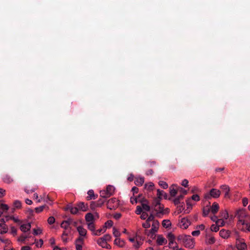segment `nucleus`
<instances>
[{
  "label": "nucleus",
  "instance_id": "62",
  "mask_svg": "<svg viewBox=\"0 0 250 250\" xmlns=\"http://www.w3.org/2000/svg\"><path fill=\"white\" fill-rule=\"evenodd\" d=\"M188 181L187 179H184V180L182 181V182L181 183V185L185 187H188Z\"/></svg>",
  "mask_w": 250,
  "mask_h": 250
},
{
  "label": "nucleus",
  "instance_id": "40",
  "mask_svg": "<svg viewBox=\"0 0 250 250\" xmlns=\"http://www.w3.org/2000/svg\"><path fill=\"white\" fill-rule=\"evenodd\" d=\"M142 244L143 242L141 241L136 239V241L133 244V247L135 249H138L142 246Z\"/></svg>",
  "mask_w": 250,
  "mask_h": 250
},
{
  "label": "nucleus",
  "instance_id": "45",
  "mask_svg": "<svg viewBox=\"0 0 250 250\" xmlns=\"http://www.w3.org/2000/svg\"><path fill=\"white\" fill-rule=\"evenodd\" d=\"M210 212L209 207H206L204 208L203 210V215L204 216H207Z\"/></svg>",
  "mask_w": 250,
  "mask_h": 250
},
{
  "label": "nucleus",
  "instance_id": "21",
  "mask_svg": "<svg viewBox=\"0 0 250 250\" xmlns=\"http://www.w3.org/2000/svg\"><path fill=\"white\" fill-rule=\"evenodd\" d=\"M220 188L223 192H224L225 197L228 198H229L230 188L229 186L227 185H223L220 186Z\"/></svg>",
  "mask_w": 250,
  "mask_h": 250
},
{
  "label": "nucleus",
  "instance_id": "11",
  "mask_svg": "<svg viewBox=\"0 0 250 250\" xmlns=\"http://www.w3.org/2000/svg\"><path fill=\"white\" fill-rule=\"evenodd\" d=\"M220 220H222L224 223V226L229 223V215L226 210H222L220 213Z\"/></svg>",
  "mask_w": 250,
  "mask_h": 250
},
{
  "label": "nucleus",
  "instance_id": "52",
  "mask_svg": "<svg viewBox=\"0 0 250 250\" xmlns=\"http://www.w3.org/2000/svg\"><path fill=\"white\" fill-rule=\"evenodd\" d=\"M159 185L164 189H166L168 188L167 184L163 181H160L159 182Z\"/></svg>",
  "mask_w": 250,
  "mask_h": 250
},
{
  "label": "nucleus",
  "instance_id": "49",
  "mask_svg": "<svg viewBox=\"0 0 250 250\" xmlns=\"http://www.w3.org/2000/svg\"><path fill=\"white\" fill-rule=\"evenodd\" d=\"M33 199L36 201L37 203H40L42 202V199L41 196L39 197L37 193H35L33 194Z\"/></svg>",
  "mask_w": 250,
  "mask_h": 250
},
{
  "label": "nucleus",
  "instance_id": "54",
  "mask_svg": "<svg viewBox=\"0 0 250 250\" xmlns=\"http://www.w3.org/2000/svg\"><path fill=\"white\" fill-rule=\"evenodd\" d=\"M21 203L19 201H15L14 203V206L16 208H19L21 207Z\"/></svg>",
  "mask_w": 250,
  "mask_h": 250
},
{
  "label": "nucleus",
  "instance_id": "17",
  "mask_svg": "<svg viewBox=\"0 0 250 250\" xmlns=\"http://www.w3.org/2000/svg\"><path fill=\"white\" fill-rule=\"evenodd\" d=\"M38 188V186L35 185H27L25 186L24 191L29 194L34 192Z\"/></svg>",
  "mask_w": 250,
  "mask_h": 250
},
{
  "label": "nucleus",
  "instance_id": "39",
  "mask_svg": "<svg viewBox=\"0 0 250 250\" xmlns=\"http://www.w3.org/2000/svg\"><path fill=\"white\" fill-rule=\"evenodd\" d=\"M171 222L169 220H164L162 222V226L165 228H168L171 226Z\"/></svg>",
  "mask_w": 250,
  "mask_h": 250
},
{
  "label": "nucleus",
  "instance_id": "44",
  "mask_svg": "<svg viewBox=\"0 0 250 250\" xmlns=\"http://www.w3.org/2000/svg\"><path fill=\"white\" fill-rule=\"evenodd\" d=\"M113 234L116 238H119L121 235V233L115 228H113Z\"/></svg>",
  "mask_w": 250,
  "mask_h": 250
},
{
  "label": "nucleus",
  "instance_id": "4",
  "mask_svg": "<svg viewBox=\"0 0 250 250\" xmlns=\"http://www.w3.org/2000/svg\"><path fill=\"white\" fill-rule=\"evenodd\" d=\"M111 239V236L108 234H106L103 236L97 239L96 240L97 243L103 248L110 249V246L107 243V242L110 241Z\"/></svg>",
  "mask_w": 250,
  "mask_h": 250
},
{
  "label": "nucleus",
  "instance_id": "47",
  "mask_svg": "<svg viewBox=\"0 0 250 250\" xmlns=\"http://www.w3.org/2000/svg\"><path fill=\"white\" fill-rule=\"evenodd\" d=\"M87 224L88 229L92 232V234L95 231V226L93 224V222L88 223Z\"/></svg>",
  "mask_w": 250,
  "mask_h": 250
},
{
  "label": "nucleus",
  "instance_id": "24",
  "mask_svg": "<svg viewBox=\"0 0 250 250\" xmlns=\"http://www.w3.org/2000/svg\"><path fill=\"white\" fill-rule=\"evenodd\" d=\"M210 212L213 214H216L219 209V206L216 202H214L211 206H209Z\"/></svg>",
  "mask_w": 250,
  "mask_h": 250
},
{
  "label": "nucleus",
  "instance_id": "28",
  "mask_svg": "<svg viewBox=\"0 0 250 250\" xmlns=\"http://www.w3.org/2000/svg\"><path fill=\"white\" fill-rule=\"evenodd\" d=\"M210 219L216 223L217 225L221 226H224V223L222 220H220L218 219L217 217L215 215L212 216L210 217Z\"/></svg>",
  "mask_w": 250,
  "mask_h": 250
},
{
  "label": "nucleus",
  "instance_id": "37",
  "mask_svg": "<svg viewBox=\"0 0 250 250\" xmlns=\"http://www.w3.org/2000/svg\"><path fill=\"white\" fill-rule=\"evenodd\" d=\"M87 194L88 196L87 197V199L88 200L95 199V196L94 195V193L93 190H89V191H88Z\"/></svg>",
  "mask_w": 250,
  "mask_h": 250
},
{
  "label": "nucleus",
  "instance_id": "58",
  "mask_svg": "<svg viewBox=\"0 0 250 250\" xmlns=\"http://www.w3.org/2000/svg\"><path fill=\"white\" fill-rule=\"evenodd\" d=\"M55 218L53 216L49 217L47 220L48 223L49 224H53L55 222Z\"/></svg>",
  "mask_w": 250,
  "mask_h": 250
},
{
  "label": "nucleus",
  "instance_id": "59",
  "mask_svg": "<svg viewBox=\"0 0 250 250\" xmlns=\"http://www.w3.org/2000/svg\"><path fill=\"white\" fill-rule=\"evenodd\" d=\"M143 211L141 207L138 206L136 208V213L137 214H141Z\"/></svg>",
  "mask_w": 250,
  "mask_h": 250
},
{
  "label": "nucleus",
  "instance_id": "14",
  "mask_svg": "<svg viewBox=\"0 0 250 250\" xmlns=\"http://www.w3.org/2000/svg\"><path fill=\"white\" fill-rule=\"evenodd\" d=\"M153 219L154 216L152 215H150L146 221L142 224V226L145 229L149 228L151 226Z\"/></svg>",
  "mask_w": 250,
  "mask_h": 250
},
{
  "label": "nucleus",
  "instance_id": "25",
  "mask_svg": "<svg viewBox=\"0 0 250 250\" xmlns=\"http://www.w3.org/2000/svg\"><path fill=\"white\" fill-rule=\"evenodd\" d=\"M77 206L79 209V210L82 211H86L88 210V206L87 204H84L83 202H80L77 204Z\"/></svg>",
  "mask_w": 250,
  "mask_h": 250
},
{
  "label": "nucleus",
  "instance_id": "46",
  "mask_svg": "<svg viewBox=\"0 0 250 250\" xmlns=\"http://www.w3.org/2000/svg\"><path fill=\"white\" fill-rule=\"evenodd\" d=\"M33 234L35 235L41 234L42 233V229L40 228H37L33 229Z\"/></svg>",
  "mask_w": 250,
  "mask_h": 250
},
{
  "label": "nucleus",
  "instance_id": "27",
  "mask_svg": "<svg viewBox=\"0 0 250 250\" xmlns=\"http://www.w3.org/2000/svg\"><path fill=\"white\" fill-rule=\"evenodd\" d=\"M31 227V226L30 223H26L21 225L20 226V229L22 232H26L30 229Z\"/></svg>",
  "mask_w": 250,
  "mask_h": 250
},
{
  "label": "nucleus",
  "instance_id": "19",
  "mask_svg": "<svg viewBox=\"0 0 250 250\" xmlns=\"http://www.w3.org/2000/svg\"><path fill=\"white\" fill-rule=\"evenodd\" d=\"M156 239V243L158 245H163L167 243V240L162 235H157Z\"/></svg>",
  "mask_w": 250,
  "mask_h": 250
},
{
  "label": "nucleus",
  "instance_id": "5",
  "mask_svg": "<svg viewBox=\"0 0 250 250\" xmlns=\"http://www.w3.org/2000/svg\"><path fill=\"white\" fill-rule=\"evenodd\" d=\"M159 226L160 224L158 221L154 219L151 226V229L146 230L145 233L150 238H153L155 233L158 231L159 228Z\"/></svg>",
  "mask_w": 250,
  "mask_h": 250
},
{
  "label": "nucleus",
  "instance_id": "38",
  "mask_svg": "<svg viewBox=\"0 0 250 250\" xmlns=\"http://www.w3.org/2000/svg\"><path fill=\"white\" fill-rule=\"evenodd\" d=\"M175 187H176V186L172 185L170 188V194L172 196H175L177 193V190L174 188Z\"/></svg>",
  "mask_w": 250,
  "mask_h": 250
},
{
  "label": "nucleus",
  "instance_id": "51",
  "mask_svg": "<svg viewBox=\"0 0 250 250\" xmlns=\"http://www.w3.org/2000/svg\"><path fill=\"white\" fill-rule=\"evenodd\" d=\"M27 238V236L24 235H22L20 236L18 239V241L21 242V243H23L25 240V239Z\"/></svg>",
  "mask_w": 250,
  "mask_h": 250
},
{
  "label": "nucleus",
  "instance_id": "26",
  "mask_svg": "<svg viewBox=\"0 0 250 250\" xmlns=\"http://www.w3.org/2000/svg\"><path fill=\"white\" fill-rule=\"evenodd\" d=\"M167 237L169 241L168 245L169 246H171V245H173L175 243H176L175 241V236L172 233H168Z\"/></svg>",
  "mask_w": 250,
  "mask_h": 250
},
{
  "label": "nucleus",
  "instance_id": "36",
  "mask_svg": "<svg viewBox=\"0 0 250 250\" xmlns=\"http://www.w3.org/2000/svg\"><path fill=\"white\" fill-rule=\"evenodd\" d=\"M68 209H69L71 212V213L76 214L78 213L79 211V209L77 207H72L71 206H69L67 208Z\"/></svg>",
  "mask_w": 250,
  "mask_h": 250
},
{
  "label": "nucleus",
  "instance_id": "43",
  "mask_svg": "<svg viewBox=\"0 0 250 250\" xmlns=\"http://www.w3.org/2000/svg\"><path fill=\"white\" fill-rule=\"evenodd\" d=\"M3 180L5 183L8 184L11 183L13 181V179L10 176L8 175L5 176Z\"/></svg>",
  "mask_w": 250,
  "mask_h": 250
},
{
  "label": "nucleus",
  "instance_id": "34",
  "mask_svg": "<svg viewBox=\"0 0 250 250\" xmlns=\"http://www.w3.org/2000/svg\"><path fill=\"white\" fill-rule=\"evenodd\" d=\"M154 185L152 182H149L145 185V189L148 191L152 190L154 188Z\"/></svg>",
  "mask_w": 250,
  "mask_h": 250
},
{
  "label": "nucleus",
  "instance_id": "61",
  "mask_svg": "<svg viewBox=\"0 0 250 250\" xmlns=\"http://www.w3.org/2000/svg\"><path fill=\"white\" fill-rule=\"evenodd\" d=\"M43 241L42 239H40L39 241L36 242L35 243L36 246L37 247H41L42 245H43Z\"/></svg>",
  "mask_w": 250,
  "mask_h": 250
},
{
  "label": "nucleus",
  "instance_id": "6",
  "mask_svg": "<svg viewBox=\"0 0 250 250\" xmlns=\"http://www.w3.org/2000/svg\"><path fill=\"white\" fill-rule=\"evenodd\" d=\"M115 192V188L111 185H108L106 189H103L100 191V196L103 198H108L111 196Z\"/></svg>",
  "mask_w": 250,
  "mask_h": 250
},
{
  "label": "nucleus",
  "instance_id": "3",
  "mask_svg": "<svg viewBox=\"0 0 250 250\" xmlns=\"http://www.w3.org/2000/svg\"><path fill=\"white\" fill-rule=\"evenodd\" d=\"M200 198L197 194H194L190 198H188L186 201L187 209L184 210V213H188L191 210L192 207L195 203L200 201Z\"/></svg>",
  "mask_w": 250,
  "mask_h": 250
},
{
  "label": "nucleus",
  "instance_id": "60",
  "mask_svg": "<svg viewBox=\"0 0 250 250\" xmlns=\"http://www.w3.org/2000/svg\"><path fill=\"white\" fill-rule=\"evenodd\" d=\"M9 219L13 220L15 223H20V222H21V221L19 219L18 217L11 216V217H9Z\"/></svg>",
  "mask_w": 250,
  "mask_h": 250
},
{
  "label": "nucleus",
  "instance_id": "2",
  "mask_svg": "<svg viewBox=\"0 0 250 250\" xmlns=\"http://www.w3.org/2000/svg\"><path fill=\"white\" fill-rule=\"evenodd\" d=\"M179 239L181 240L184 246L188 249H193L195 246V241L190 235H181Z\"/></svg>",
  "mask_w": 250,
  "mask_h": 250
},
{
  "label": "nucleus",
  "instance_id": "32",
  "mask_svg": "<svg viewBox=\"0 0 250 250\" xmlns=\"http://www.w3.org/2000/svg\"><path fill=\"white\" fill-rule=\"evenodd\" d=\"M144 178L143 177H137L136 178L135 184L137 186H142L144 183Z\"/></svg>",
  "mask_w": 250,
  "mask_h": 250
},
{
  "label": "nucleus",
  "instance_id": "7",
  "mask_svg": "<svg viewBox=\"0 0 250 250\" xmlns=\"http://www.w3.org/2000/svg\"><path fill=\"white\" fill-rule=\"evenodd\" d=\"M221 195V191L216 188H212L209 193H206L204 197L206 199H210V198H217L220 197Z\"/></svg>",
  "mask_w": 250,
  "mask_h": 250
},
{
  "label": "nucleus",
  "instance_id": "63",
  "mask_svg": "<svg viewBox=\"0 0 250 250\" xmlns=\"http://www.w3.org/2000/svg\"><path fill=\"white\" fill-rule=\"evenodd\" d=\"M243 205L244 207H246L249 203L248 199L247 198H244L242 200Z\"/></svg>",
  "mask_w": 250,
  "mask_h": 250
},
{
  "label": "nucleus",
  "instance_id": "12",
  "mask_svg": "<svg viewBox=\"0 0 250 250\" xmlns=\"http://www.w3.org/2000/svg\"><path fill=\"white\" fill-rule=\"evenodd\" d=\"M155 210L157 213L167 214L169 211L168 208H164V207L163 205H161L159 203H158L155 206Z\"/></svg>",
  "mask_w": 250,
  "mask_h": 250
},
{
  "label": "nucleus",
  "instance_id": "55",
  "mask_svg": "<svg viewBox=\"0 0 250 250\" xmlns=\"http://www.w3.org/2000/svg\"><path fill=\"white\" fill-rule=\"evenodd\" d=\"M44 207H45L44 206H40V207L36 208H35L36 212H37L38 213L41 212L43 210Z\"/></svg>",
  "mask_w": 250,
  "mask_h": 250
},
{
  "label": "nucleus",
  "instance_id": "56",
  "mask_svg": "<svg viewBox=\"0 0 250 250\" xmlns=\"http://www.w3.org/2000/svg\"><path fill=\"white\" fill-rule=\"evenodd\" d=\"M148 214L147 213H146V212L145 211H143L141 214V218L142 219H143V220H145V219H147V218H148Z\"/></svg>",
  "mask_w": 250,
  "mask_h": 250
},
{
  "label": "nucleus",
  "instance_id": "48",
  "mask_svg": "<svg viewBox=\"0 0 250 250\" xmlns=\"http://www.w3.org/2000/svg\"><path fill=\"white\" fill-rule=\"evenodd\" d=\"M136 239H138L137 235L136 233L133 236H128V240L133 244L136 241Z\"/></svg>",
  "mask_w": 250,
  "mask_h": 250
},
{
  "label": "nucleus",
  "instance_id": "22",
  "mask_svg": "<svg viewBox=\"0 0 250 250\" xmlns=\"http://www.w3.org/2000/svg\"><path fill=\"white\" fill-rule=\"evenodd\" d=\"M70 233V230H64L61 236L62 240L64 243L66 244L70 240L68 237V235Z\"/></svg>",
  "mask_w": 250,
  "mask_h": 250
},
{
  "label": "nucleus",
  "instance_id": "33",
  "mask_svg": "<svg viewBox=\"0 0 250 250\" xmlns=\"http://www.w3.org/2000/svg\"><path fill=\"white\" fill-rule=\"evenodd\" d=\"M8 231V228L5 223L0 224V233H5Z\"/></svg>",
  "mask_w": 250,
  "mask_h": 250
},
{
  "label": "nucleus",
  "instance_id": "15",
  "mask_svg": "<svg viewBox=\"0 0 250 250\" xmlns=\"http://www.w3.org/2000/svg\"><path fill=\"white\" fill-rule=\"evenodd\" d=\"M139 202L141 203L142 208L144 210L148 211L150 210V207L148 205V201L144 198H142L141 200L139 201Z\"/></svg>",
  "mask_w": 250,
  "mask_h": 250
},
{
  "label": "nucleus",
  "instance_id": "10",
  "mask_svg": "<svg viewBox=\"0 0 250 250\" xmlns=\"http://www.w3.org/2000/svg\"><path fill=\"white\" fill-rule=\"evenodd\" d=\"M118 206V200L115 198L109 199L107 203V208L110 209H115Z\"/></svg>",
  "mask_w": 250,
  "mask_h": 250
},
{
  "label": "nucleus",
  "instance_id": "50",
  "mask_svg": "<svg viewBox=\"0 0 250 250\" xmlns=\"http://www.w3.org/2000/svg\"><path fill=\"white\" fill-rule=\"evenodd\" d=\"M40 196L42 199V201H43L44 202H48V201L49 200L48 195L45 193L43 194L42 195H41Z\"/></svg>",
  "mask_w": 250,
  "mask_h": 250
},
{
  "label": "nucleus",
  "instance_id": "57",
  "mask_svg": "<svg viewBox=\"0 0 250 250\" xmlns=\"http://www.w3.org/2000/svg\"><path fill=\"white\" fill-rule=\"evenodd\" d=\"M200 191V189L197 187H193L191 190V192L194 193L196 192H199Z\"/></svg>",
  "mask_w": 250,
  "mask_h": 250
},
{
  "label": "nucleus",
  "instance_id": "30",
  "mask_svg": "<svg viewBox=\"0 0 250 250\" xmlns=\"http://www.w3.org/2000/svg\"><path fill=\"white\" fill-rule=\"evenodd\" d=\"M215 242V238L211 235H208L206 238V243L208 244H213Z\"/></svg>",
  "mask_w": 250,
  "mask_h": 250
},
{
  "label": "nucleus",
  "instance_id": "13",
  "mask_svg": "<svg viewBox=\"0 0 250 250\" xmlns=\"http://www.w3.org/2000/svg\"><path fill=\"white\" fill-rule=\"evenodd\" d=\"M75 244L76 250H83V247L84 245V238L78 237L76 240Z\"/></svg>",
  "mask_w": 250,
  "mask_h": 250
},
{
  "label": "nucleus",
  "instance_id": "8",
  "mask_svg": "<svg viewBox=\"0 0 250 250\" xmlns=\"http://www.w3.org/2000/svg\"><path fill=\"white\" fill-rule=\"evenodd\" d=\"M191 224L190 221L186 217L179 220L178 226L182 229H187Z\"/></svg>",
  "mask_w": 250,
  "mask_h": 250
},
{
  "label": "nucleus",
  "instance_id": "18",
  "mask_svg": "<svg viewBox=\"0 0 250 250\" xmlns=\"http://www.w3.org/2000/svg\"><path fill=\"white\" fill-rule=\"evenodd\" d=\"M95 217H98L97 213H95L92 214L91 213H88L85 215V218L87 223L93 222Z\"/></svg>",
  "mask_w": 250,
  "mask_h": 250
},
{
  "label": "nucleus",
  "instance_id": "1",
  "mask_svg": "<svg viewBox=\"0 0 250 250\" xmlns=\"http://www.w3.org/2000/svg\"><path fill=\"white\" fill-rule=\"evenodd\" d=\"M236 216L238 220V227L244 232H250V217L244 209H239L237 210Z\"/></svg>",
  "mask_w": 250,
  "mask_h": 250
},
{
  "label": "nucleus",
  "instance_id": "42",
  "mask_svg": "<svg viewBox=\"0 0 250 250\" xmlns=\"http://www.w3.org/2000/svg\"><path fill=\"white\" fill-rule=\"evenodd\" d=\"M220 227L221 226L217 225V224L212 225L210 227V230L212 231L217 232L219 230Z\"/></svg>",
  "mask_w": 250,
  "mask_h": 250
},
{
  "label": "nucleus",
  "instance_id": "23",
  "mask_svg": "<svg viewBox=\"0 0 250 250\" xmlns=\"http://www.w3.org/2000/svg\"><path fill=\"white\" fill-rule=\"evenodd\" d=\"M230 232L229 230L224 229H221L219 232L220 236L224 239H228L230 237Z\"/></svg>",
  "mask_w": 250,
  "mask_h": 250
},
{
  "label": "nucleus",
  "instance_id": "20",
  "mask_svg": "<svg viewBox=\"0 0 250 250\" xmlns=\"http://www.w3.org/2000/svg\"><path fill=\"white\" fill-rule=\"evenodd\" d=\"M77 230L80 235L79 237L84 238L87 234V230L83 227L79 226L77 227Z\"/></svg>",
  "mask_w": 250,
  "mask_h": 250
},
{
  "label": "nucleus",
  "instance_id": "64",
  "mask_svg": "<svg viewBox=\"0 0 250 250\" xmlns=\"http://www.w3.org/2000/svg\"><path fill=\"white\" fill-rule=\"evenodd\" d=\"M226 250H235V248L233 246L229 245L227 246Z\"/></svg>",
  "mask_w": 250,
  "mask_h": 250
},
{
  "label": "nucleus",
  "instance_id": "9",
  "mask_svg": "<svg viewBox=\"0 0 250 250\" xmlns=\"http://www.w3.org/2000/svg\"><path fill=\"white\" fill-rule=\"evenodd\" d=\"M236 246L238 250H247V246L243 239L236 238Z\"/></svg>",
  "mask_w": 250,
  "mask_h": 250
},
{
  "label": "nucleus",
  "instance_id": "29",
  "mask_svg": "<svg viewBox=\"0 0 250 250\" xmlns=\"http://www.w3.org/2000/svg\"><path fill=\"white\" fill-rule=\"evenodd\" d=\"M105 231H106V229L105 228V227H103V228H102L100 229H98L97 230H95L93 235H96V236H100L102 234H103L105 232Z\"/></svg>",
  "mask_w": 250,
  "mask_h": 250
},
{
  "label": "nucleus",
  "instance_id": "53",
  "mask_svg": "<svg viewBox=\"0 0 250 250\" xmlns=\"http://www.w3.org/2000/svg\"><path fill=\"white\" fill-rule=\"evenodd\" d=\"M113 224V223L111 220H108L105 223L104 226V227H105V229L106 228H109L112 227Z\"/></svg>",
  "mask_w": 250,
  "mask_h": 250
},
{
  "label": "nucleus",
  "instance_id": "41",
  "mask_svg": "<svg viewBox=\"0 0 250 250\" xmlns=\"http://www.w3.org/2000/svg\"><path fill=\"white\" fill-rule=\"evenodd\" d=\"M70 225V223L68 221H64L61 224V227L65 229V230H67L69 226Z\"/></svg>",
  "mask_w": 250,
  "mask_h": 250
},
{
  "label": "nucleus",
  "instance_id": "31",
  "mask_svg": "<svg viewBox=\"0 0 250 250\" xmlns=\"http://www.w3.org/2000/svg\"><path fill=\"white\" fill-rule=\"evenodd\" d=\"M143 198L141 195H139L138 197H135L134 196L131 197L130 198V202L132 204H136L138 202H139V201L141 200V198Z\"/></svg>",
  "mask_w": 250,
  "mask_h": 250
},
{
  "label": "nucleus",
  "instance_id": "16",
  "mask_svg": "<svg viewBox=\"0 0 250 250\" xmlns=\"http://www.w3.org/2000/svg\"><path fill=\"white\" fill-rule=\"evenodd\" d=\"M114 244L119 248H123L125 247L126 243L124 240L119 238H115L114 241Z\"/></svg>",
  "mask_w": 250,
  "mask_h": 250
},
{
  "label": "nucleus",
  "instance_id": "35",
  "mask_svg": "<svg viewBox=\"0 0 250 250\" xmlns=\"http://www.w3.org/2000/svg\"><path fill=\"white\" fill-rule=\"evenodd\" d=\"M9 209V207L6 204H1L0 206V216L5 211Z\"/></svg>",
  "mask_w": 250,
  "mask_h": 250
}]
</instances>
